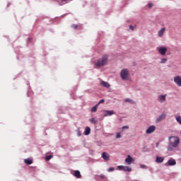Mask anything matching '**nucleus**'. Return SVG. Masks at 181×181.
Segmentation results:
<instances>
[{
	"label": "nucleus",
	"mask_w": 181,
	"mask_h": 181,
	"mask_svg": "<svg viewBox=\"0 0 181 181\" xmlns=\"http://www.w3.org/2000/svg\"><path fill=\"white\" fill-rule=\"evenodd\" d=\"M52 159V156H47L45 157V160H50Z\"/></svg>",
	"instance_id": "nucleus-25"
},
{
	"label": "nucleus",
	"mask_w": 181,
	"mask_h": 181,
	"mask_svg": "<svg viewBox=\"0 0 181 181\" xmlns=\"http://www.w3.org/2000/svg\"><path fill=\"white\" fill-rule=\"evenodd\" d=\"M24 162L26 163V165H32V163H33V160L30 158L25 159Z\"/></svg>",
	"instance_id": "nucleus-20"
},
{
	"label": "nucleus",
	"mask_w": 181,
	"mask_h": 181,
	"mask_svg": "<svg viewBox=\"0 0 181 181\" xmlns=\"http://www.w3.org/2000/svg\"><path fill=\"white\" fill-rule=\"evenodd\" d=\"M69 0H60V1L59 2V5L63 6V5H66V4H67V1Z\"/></svg>",
	"instance_id": "nucleus-22"
},
{
	"label": "nucleus",
	"mask_w": 181,
	"mask_h": 181,
	"mask_svg": "<svg viewBox=\"0 0 181 181\" xmlns=\"http://www.w3.org/2000/svg\"><path fill=\"white\" fill-rule=\"evenodd\" d=\"M167 62H168V59L163 58L161 59L160 63L163 64V63H166Z\"/></svg>",
	"instance_id": "nucleus-24"
},
{
	"label": "nucleus",
	"mask_w": 181,
	"mask_h": 181,
	"mask_svg": "<svg viewBox=\"0 0 181 181\" xmlns=\"http://www.w3.org/2000/svg\"><path fill=\"white\" fill-rule=\"evenodd\" d=\"M158 146H159V143L156 144V148H158Z\"/></svg>",
	"instance_id": "nucleus-36"
},
{
	"label": "nucleus",
	"mask_w": 181,
	"mask_h": 181,
	"mask_svg": "<svg viewBox=\"0 0 181 181\" xmlns=\"http://www.w3.org/2000/svg\"><path fill=\"white\" fill-rule=\"evenodd\" d=\"M105 112H106L104 115V117H110V115H114L115 112L112 110H105Z\"/></svg>",
	"instance_id": "nucleus-12"
},
{
	"label": "nucleus",
	"mask_w": 181,
	"mask_h": 181,
	"mask_svg": "<svg viewBox=\"0 0 181 181\" xmlns=\"http://www.w3.org/2000/svg\"><path fill=\"white\" fill-rule=\"evenodd\" d=\"M100 179H105V175H100Z\"/></svg>",
	"instance_id": "nucleus-34"
},
{
	"label": "nucleus",
	"mask_w": 181,
	"mask_h": 181,
	"mask_svg": "<svg viewBox=\"0 0 181 181\" xmlns=\"http://www.w3.org/2000/svg\"><path fill=\"white\" fill-rule=\"evenodd\" d=\"M117 168L119 170H124V172H131V170H132L129 166L119 165Z\"/></svg>",
	"instance_id": "nucleus-6"
},
{
	"label": "nucleus",
	"mask_w": 181,
	"mask_h": 181,
	"mask_svg": "<svg viewBox=\"0 0 181 181\" xmlns=\"http://www.w3.org/2000/svg\"><path fill=\"white\" fill-rule=\"evenodd\" d=\"M177 122H179V124L181 125V116H178L176 117Z\"/></svg>",
	"instance_id": "nucleus-23"
},
{
	"label": "nucleus",
	"mask_w": 181,
	"mask_h": 181,
	"mask_svg": "<svg viewBox=\"0 0 181 181\" xmlns=\"http://www.w3.org/2000/svg\"><path fill=\"white\" fill-rule=\"evenodd\" d=\"M165 100H166V95H162L158 96V101L160 103H165Z\"/></svg>",
	"instance_id": "nucleus-14"
},
{
	"label": "nucleus",
	"mask_w": 181,
	"mask_h": 181,
	"mask_svg": "<svg viewBox=\"0 0 181 181\" xmlns=\"http://www.w3.org/2000/svg\"><path fill=\"white\" fill-rule=\"evenodd\" d=\"M155 129H156V127L155 126H151L149 128L146 130V134H152V132H155Z\"/></svg>",
	"instance_id": "nucleus-10"
},
{
	"label": "nucleus",
	"mask_w": 181,
	"mask_h": 181,
	"mask_svg": "<svg viewBox=\"0 0 181 181\" xmlns=\"http://www.w3.org/2000/svg\"><path fill=\"white\" fill-rule=\"evenodd\" d=\"M91 132V129H90L89 127H86L84 135H90V133Z\"/></svg>",
	"instance_id": "nucleus-19"
},
{
	"label": "nucleus",
	"mask_w": 181,
	"mask_h": 181,
	"mask_svg": "<svg viewBox=\"0 0 181 181\" xmlns=\"http://www.w3.org/2000/svg\"><path fill=\"white\" fill-rule=\"evenodd\" d=\"M72 28H73L74 29H77V28H78V25H76V24H74V25H72Z\"/></svg>",
	"instance_id": "nucleus-30"
},
{
	"label": "nucleus",
	"mask_w": 181,
	"mask_h": 181,
	"mask_svg": "<svg viewBox=\"0 0 181 181\" xmlns=\"http://www.w3.org/2000/svg\"><path fill=\"white\" fill-rule=\"evenodd\" d=\"M180 143V139L177 136H170L169 137V144L168 146V151L172 152L175 149V148H177L179 146V144Z\"/></svg>",
	"instance_id": "nucleus-1"
},
{
	"label": "nucleus",
	"mask_w": 181,
	"mask_h": 181,
	"mask_svg": "<svg viewBox=\"0 0 181 181\" xmlns=\"http://www.w3.org/2000/svg\"><path fill=\"white\" fill-rule=\"evenodd\" d=\"M165 30H166V28H161V29L158 31V37H163V35H164V33H165Z\"/></svg>",
	"instance_id": "nucleus-11"
},
{
	"label": "nucleus",
	"mask_w": 181,
	"mask_h": 181,
	"mask_svg": "<svg viewBox=\"0 0 181 181\" xmlns=\"http://www.w3.org/2000/svg\"><path fill=\"white\" fill-rule=\"evenodd\" d=\"M174 82L178 87H181V76H177L174 78Z\"/></svg>",
	"instance_id": "nucleus-7"
},
{
	"label": "nucleus",
	"mask_w": 181,
	"mask_h": 181,
	"mask_svg": "<svg viewBox=\"0 0 181 181\" xmlns=\"http://www.w3.org/2000/svg\"><path fill=\"white\" fill-rule=\"evenodd\" d=\"M148 6V8H152V6H153V4L152 3H149Z\"/></svg>",
	"instance_id": "nucleus-33"
},
{
	"label": "nucleus",
	"mask_w": 181,
	"mask_h": 181,
	"mask_svg": "<svg viewBox=\"0 0 181 181\" xmlns=\"http://www.w3.org/2000/svg\"><path fill=\"white\" fill-rule=\"evenodd\" d=\"M163 160H165V158L163 157H159V156L156 157V162L157 163H162Z\"/></svg>",
	"instance_id": "nucleus-17"
},
{
	"label": "nucleus",
	"mask_w": 181,
	"mask_h": 181,
	"mask_svg": "<svg viewBox=\"0 0 181 181\" xmlns=\"http://www.w3.org/2000/svg\"><path fill=\"white\" fill-rule=\"evenodd\" d=\"M89 121H90V122H91V124H94L95 125H97V124L98 122V120L95 117H93V118L90 119Z\"/></svg>",
	"instance_id": "nucleus-18"
},
{
	"label": "nucleus",
	"mask_w": 181,
	"mask_h": 181,
	"mask_svg": "<svg viewBox=\"0 0 181 181\" xmlns=\"http://www.w3.org/2000/svg\"><path fill=\"white\" fill-rule=\"evenodd\" d=\"M140 168H141V169H146V165H141Z\"/></svg>",
	"instance_id": "nucleus-31"
},
{
	"label": "nucleus",
	"mask_w": 181,
	"mask_h": 181,
	"mask_svg": "<svg viewBox=\"0 0 181 181\" xmlns=\"http://www.w3.org/2000/svg\"><path fill=\"white\" fill-rule=\"evenodd\" d=\"M115 168H110L107 170L108 172H114Z\"/></svg>",
	"instance_id": "nucleus-29"
},
{
	"label": "nucleus",
	"mask_w": 181,
	"mask_h": 181,
	"mask_svg": "<svg viewBox=\"0 0 181 181\" xmlns=\"http://www.w3.org/2000/svg\"><path fill=\"white\" fill-rule=\"evenodd\" d=\"M129 29H131V30H134V26L130 25H129Z\"/></svg>",
	"instance_id": "nucleus-35"
},
{
	"label": "nucleus",
	"mask_w": 181,
	"mask_h": 181,
	"mask_svg": "<svg viewBox=\"0 0 181 181\" xmlns=\"http://www.w3.org/2000/svg\"><path fill=\"white\" fill-rule=\"evenodd\" d=\"M116 138H117V139L121 138V133H117Z\"/></svg>",
	"instance_id": "nucleus-26"
},
{
	"label": "nucleus",
	"mask_w": 181,
	"mask_h": 181,
	"mask_svg": "<svg viewBox=\"0 0 181 181\" xmlns=\"http://www.w3.org/2000/svg\"><path fill=\"white\" fill-rule=\"evenodd\" d=\"M100 84L101 86H103V87H105L106 88H110V83H108V82L101 81Z\"/></svg>",
	"instance_id": "nucleus-15"
},
{
	"label": "nucleus",
	"mask_w": 181,
	"mask_h": 181,
	"mask_svg": "<svg viewBox=\"0 0 181 181\" xmlns=\"http://www.w3.org/2000/svg\"><path fill=\"white\" fill-rule=\"evenodd\" d=\"M135 162V160L131 157V156H127V158L125 159V163H127V165H131V163H134Z\"/></svg>",
	"instance_id": "nucleus-8"
},
{
	"label": "nucleus",
	"mask_w": 181,
	"mask_h": 181,
	"mask_svg": "<svg viewBox=\"0 0 181 181\" xmlns=\"http://www.w3.org/2000/svg\"><path fill=\"white\" fill-rule=\"evenodd\" d=\"M74 176H75V177H77V179H81V174L78 170L74 171Z\"/></svg>",
	"instance_id": "nucleus-16"
},
{
	"label": "nucleus",
	"mask_w": 181,
	"mask_h": 181,
	"mask_svg": "<svg viewBox=\"0 0 181 181\" xmlns=\"http://www.w3.org/2000/svg\"><path fill=\"white\" fill-rule=\"evenodd\" d=\"M98 108V104L95 105V106H93L90 111L91 112H97V109Z\"/></svg>",
	"instance_id": "nucleus-21"
},
{
	"label": "nucleus",
	"mask_w": 181,
	"mask_h": 181,
	"mask_svg": "<svg viewBox=\"0 0 181 181\" xmlns=\"http://www.w3.org/2000/svg\"><path fill=\"white\" fill-rule=\"evenodd\" d=\"M102 158L104 159V160H110V155L105 152L102 153Z\"/></svg>",
	"instance_id": "nucleus-13"
},
{
	"label": "nucleus",
	"mask_w": 181,
	"mask_h": 181,
	"mask_svg": "<svg viewBox=\"0 0 181 181\" xmlns=\"http://www.w3.org/2000/svg\"><path fill=\"white\" fill-rule=\"evenodd\" d=\"M124 101H125L126 103H132V100H131V99H129V98L125 99Z\"/></svg>",
	"instance_id": "nucleus-28"
},
{
	"label": "nucleus",
	"mask_w": 181,
	"mask_h": 181,
	"mask_svg": "<svg viewBox=\"0 0 181 181\" xmlns=\"http://www.w3.org/2000/svg\"><path fill=\"white\" fill-rule=\"evenodd\" d=\"M165 165V166H175L176 165V160L170 158Z\"/></svg>",
	"instance_id": "nucleus-5"
},
{
	"label": "nucleus",
	"mask_w": 181,
	"mask_h": 181,
	"mask_svg": "<svg viewBox=\"0 0 181 181\" xmlns=\"http://www.w3.org/2000/svg\"><path fill=\"white\" fill-rule=\"evenodd\" d=\"M108 63V55H103L100 59L95 63L96 67H103Z\"/></svg>",
	"instance_id": "nucleus-2"
},
{
	"label": "nucleus",
	"mask_w": 181,
	"mask_h": 181,
	"mask_svg": "<svg viewBox=\"0 0 181 181\" xmlns=\"http://www.w3.org/2000/svg\"><path fill=\"white\" fill-rule=\"evenodd\" d=\"M120 77L122 80H128L129 78V71L127 69H122L120 72Z\"/></svg>",
	"instance_id": "nucleus-3"
},
{
	"label": "nucleus",
	"mask_w": 181,
	"mask_h": 181,
	"mask_svg": "<svg viewBox=\"0 0 181 181\" xmlns=\"http://www.w3.org/2000/svg\"><path fill=\"white\" fill-rule=\"evenodd\" d=\"M166 118V114L163 113L160 116L158 117L156 121L157 122H160V121H163V119H165Z\"/></svg>",
	"instance_id": "nucleus-9"
},
{
	"label": "nucleus",
	"mask_w": 181,
	"mask_h": 181,
	"mask_svg": "<svg viewBox=\"0 0 181 181\" xmlns=\"http://www.w3.org/2000/svg\"><path fill=\"white\" fill-rule=\"evenodd\" d=\"M166 52H168V48H166V47H160L158 48V53L162 56H165V54H166Z\"/></svg>",
	"instance_id": "nucleus-4"
},
{
	"label": "nucleus",
	"mask_w": 181,
	"mask_h": 181,
	"mask_svg": "<svg viewBox=\"0 0 181 181\" xmlns=\"http://www.w3.org/2000/svg\"><path fill=\"white\" fill-rule=\"evenodd\" d=\"M104 99H102V100H100L99 102H98V105H100V104H104Z\"/></svg>",
	"instance_id": "nucleus-27"
},
{
	"label": "nucleus",
	"mask_w": 181,
	"mask_h": 181,
	"mask_svg": "<svg viewBox=\"0 0 181 181\" xmlns=\"http://www.w3.org/2000/svg\"><path fill=\"white\" fill-rule=\"evenodd\" d=\"M129 128V127L128 126H123L122 127V129H128Z\"/></svg>",
	"instance_id": "nucleus-32"
}]
</instances>
